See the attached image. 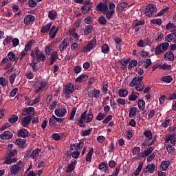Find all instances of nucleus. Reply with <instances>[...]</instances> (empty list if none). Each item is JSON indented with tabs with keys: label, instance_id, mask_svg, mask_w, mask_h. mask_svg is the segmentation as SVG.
Here are the masks:
<instances>
[{
	"label": "nucleus",
	"instance_id": "f257e3e1",
	"mask_svg": "<svg viewBox=\"0 0 176 176\" xmlns=\"http://www.w3.org/2000/svg\"><path fill=\"white\" fill-rule=\"evenodd\" d=\"M87 110H85L80 116V118L78 120V126L80 127H85V123H91L93 121V112L91 111H89L87 113Z\"/></svg>",
	"mask_w": 176,
	"mask_h": 176
},
{
	"label": "nucleus",
	"instance_id": "f03ea898",
	"mask_svg": "<svg viewBox=\"0 0 176 176\" xmlns=\"http://www.w3.org/2000/svg\"><path fill=\"white\" fill-rule=\"evenodd\" d=\"M16 155H17L16 149L10 150L8 153H7L4 163H6V164H12V163H16V162H17V158H12L14 157Z\"/></svg>",
	"mask_w": 176,
	"mask_h": 176
},
{
	"label": "nucleus",
	"instance_id": "7ed1b4c3",
	"mask_svg": "<svg viewBox=\"0 0 176 176\" xmlns=\"http://www.w3.org/2000/svg\"><path fill=\"white\" fill-rule=\"evenodd\" d=\"M156 12H157V8L153 4H148L144 10L146 16H148V17L152 16V14L156 13Z\"/></svg>",
	"mask_w": 176,
	"mask_h": 176
},
{
	"label": "nucleus",
	"instance_id": "20e7f679",
	"mask_svg": "<svg viewBox=\"0 0 176 176\" xmlns=\"http://www.w3.org/2000/svg\"><path fill=\"white\" fill-rule=\"evenodd\" d=\"M54 113L58 118H64L67 115V109L63 107H59L55 109Z\"/></svg>",
	"mask_w": 176,
	"mask_h": 176
},
{
	"label": "nucleus",
	"instance_id": "39448f33",
	"mask_svg": "<svg viewBox=\"0 0 176 176\" xmlns=\"http://www.w3.org/2000/svg\"><path fill=\"white\" fill-rule=\"evenodd\" d=\"M142 76L135 77L132 79L131 82L129 83L130 87H134V86H138L141 85L142 82Z\"/></svg>",
	"mask_w": 176,
	"mask_h": 176
},
{
	"label": "nucleus",
	"instance_id": "423d86ee",
	"mask_svg": "<svg viewBox=\"0 0 176 176\" xmlns=\"http://www.w3.org/2000/svg\"><path fill=\"white\" fill-rule=\"evenodd\" d=\"M31 120H32V116L28 115L22 118L21 124L23 127H28V124L31 123Z\"/></svg>",
	"mask_w": 176,
	"mask_h": 176
},
{
	"label": "nucleus",
	"instance_id": "0eeeda50",
	"mask_svg": "<svg viewBox=\"0 0 176 176\" xmlns=\"http://www.w3.org/2000/svg\"><path fill=\"white\" fill-rule=\"evenodd\" d=\"M34 42V40H30V41H28L27 43V44L25 46L24 50L21 52V56H22V57H24V56H25V54H27V52H30V50H31V47H32V45H33Z\"/></svg>",
	"mask_w": 176,
	"mask_h": 176
},
{
	"label": "nucleus",
	"instance_id": "6e6552de",
	"mask_svg": "<svg viewBox=\"0 0 176 176\" xmlns=\"http://www.w3.org/2000/svg\"><path fill=\"white\" fill-rule=\"evenodd\" d=\"M75 89V87L74 86V84L72 83H69V84H66L65 87V94H66V96H69V94H72V93H74V90Z\"/></svg>",
	"mask_w": 176,
	"mask_h": 176
},
{
	"label": "nucleus",
	"instance_id": "1a4fd4ad",
	"mask_svg": "<svg viewBox=\"0 0 176 176\" xmlns=\"http://www.w3.org/2000/svg\"><path fill=\"white\" fill-rule=\"evenodd\" d=\"M101 93V91L100 89H94L92 91H89L87 92V96L89 98H98L100 96V94Z\"/></svg>",
	"mask_w": 176,
	"mask_h": 176
},
{
	"label": "nucleus",
	"instance_id": "9d476101",
	"mask_svg": "<svg viewBox=\"0 0 176 176\" xmlns=\"http://www.w3.org/2000/svg\"><path fill=\"white\" fill-rule=\"evenodd\" d=\"M156 168V165L155 164H148L146 168L143 169V173L146 174V173H150V174H153Z\"/></svg>",
	"mask_w": 176,
	"mask_h": 176
},
{
	"label": "nucleus",
	"instance_id": "9b49d317",
	"mask_svg": "<svg viewBox=\"0 0 176 176\" xmlns=\"http://www.w3.org/2000/svg\"><path fill=\"white\" fill-rule=\"evenodd\" d=\"M17 137L27 138V137H30V132H28V130L25 129H21L18 131Z\"/></svg>",
	"mask_w": 176,
	"mask_h": 176
},
{
	"label": "nucleus",
	"instance_id": "f8f14e48",
	"mask_svg": "<svg viewBox=\"0 0 176 176\" xmlns=\"http://www.w3.org/2000/svg\"><path fill=\"white\" fill-rule=\"evenodd\" d=\"M21 173V167L18 166L17 165H12L10 168V174L12 175H17Z\"/></svg>",
	"mask_w": 176,
	"mask_h": 176
},
{
	"label": "nucleus",
	"instance_id": "ddd939ff",
	"mask_svg": "<svg viewBox=\"0 0 176 176\" xmlns=\"http://www.w3.org/2000/svg\"><path fill=\"white\" fill-rule=\"evenodd\" d=\"M58 31V28H56V25L52 26L50 29L49 36L50 39H54L56 38V35L57 34Z\"/></svg>",
	"mask_w": 176,
	"mask_h": 176
},
{
	"label": "nucleus",
	"instance_id": "4468645a",
	"mask_svg": "<svg viewBox=\"0 0 176 176\" xmlns=\"http://www.w3.org/2000/svg\"><path fill=\"white\" fill-rule=\"evenodd\" d=\"M13 138V133L9 131H6L0 135L1 140H10Z\"/></svg>",
	"mask_w": 176,
	"mask_h": 176
},
{
	"label": "nucleus",
	"instance_id": "2eb2a0df",
	"mask_svg": "<svg viewBox=\"0 0 176 176\" xmlns=\"http://www.w3.org/2000/svg\"><path fill=\"white\" fill-rule=\"evenodd\" d=\"M96 10H98V12H107V10H108V4L100 3L96 6Z\"/></svg>",
	"mask_w": 176,
	"mask_h": 176
},
{
	"label": "nucleus",
	"instance_id": "dca6fc26",
	"mask_svg": "<svg viewBox=\"0 0 176 176\" xmlns=\"http://www.w3.org/2000/svg\"><path fill=\"white\" fill-rule=\"evenodd\" d=\"M98 168H99V170H101L102 171H104V173L108 171V170H109V167L108 166V162L104 161L103 162H101L98 165Z\"/></svg>",
	"mask_w": 176,
	"mask_h": 176
},
{
	"label": "nucleus",
	"instance_id": "f3484780",
	"mask_svg": "<svg viewBox=\"0 0 176 176\" xmlns=\"http://www.w3.org/2000/svg\"><path fill=\"white\" fill-rule=\"evenodd\" d=\"M68 38H65L63 41L60 43L59 45V50L60 53H63L64 50H66L67 46H68Z\"/></svg>",
	"mask_w": 176,
	"mask_h": 176
},
{
	"label": "nucleus",
	"instance_id": "a211bd4d",
	"mask_svg": "<svg viewBox=\"0 0 176 176\" xmlns=\"http://www.w3.org/2000/svg\"><path fill=\"white\" fill-rule=\"evenodd\" d=\"M77 163H78V162L76 160L71 161V163L67 166L66 173H72V171H74V170H75V167H76Z\"/></svg>",
	"mask_w": 176,
	"mask_h": 176
},
{
	"label": "nucleus",
	"instance_id": "6ab92c4d",
	"mask_svg": "<svg viewBox=\"0 0 176 176\" xmlns=\"http://www.w3.org/2000/svg\"><path fill=\"white\" fill-rule=\"evenodd\" d=\"M97 45V38L96 37H94L92 40L88 42L87 47H88L89 50H93L94 47H96Z\"/></svg>",
	"mask_w": 176,
	"mask_h": 176
},
{
	"label": "nucleus",
	"instance_id": "aec40b11",
	"mask_svg": "<svg viewBox=\"0 0 176 176\" xmlns=\"http://www.w3.org/2000/svg\"><path fill=\"white\" fill-rule=\"evenodd\" d=\"M35 21V16L34 15L28 14L24 17V24H30V23H33Z\"/></svg>",
	"mask_w": 176,
	"mask_h": 176
},
{
	"label": "nucleus",
	"instance_id": "412c9836",
	"mask_svg": "<svg viewBox=\"0 0 176 176\" xmlns=\"http://www.w3.org/2000/svg\"><path fill=\"white\" fill-rule=\"evenodd\" d=\"M57 60H58V54H57V52H53L51 54V60L48 65H53L54 61H57Z\"/></svg>",
	"mask_w": 176,
	"mask_h": 176
},
{
	"label": "nucleus",
	"instance_id": "4be33fe9",
	"mask_svg": "<svg viewBox=\"0 0 176 176\" xmlns=\"http://www.w3.org/2000/svg\"><path fill=\"white\" fill-rule=\"evenodd\" d=\"M88 78H89V76L86 74H81L80 76H79L76 78L75 82L76 83H82V82H86Z\"/></svg>",
	"mask_w": 176,
	"mask_h": 176
},
{
	"label": "nucleus",
	"instance_id": "5701e85b",
	"mask_svg": "<svg viewBox=\"0 0 176 176\" xmlns=\"http://www.w3.org/2000/svg\"><path fill=\"white\" fill-rule=\"evenodd\" d=\"M170 166V161H163L160 166V170H162V171H167V168Z\"/></svg>",
	"mask_w": 176,
	"mask_h": 176
},
{
	"label": "nucleus",
	"instance_id": "b1692460",
	"mask_svg": "<svg viewBox=\"0 0 176 176\" xmlns=\"http://www.w3.org/2000/svg\"><path fill=\"white\" fill-rule=\"evenodd\" d=\"M26 142H27V140L24 139H16L15 141V144L18 145L19 148H23L25 147Z\"/></svg>",
	"mask_w": 176,
	"mask_h": 176
},
{
	"label": "nucleus",
	"instance_id": "393cba45",
	"mask_svg": "<svg viewBox=\"0 0 176 176\" xmlns=\"http://www.w3.org/2000/svg\"><path fill=\"white\" fill-rule=\"evenodd\" d=\"M165 142H170L172 145H175V142H176L175 134L169 135L165 140Z\"/></svg>",
	"mask_w": 176,
	"mask_h": 176
},
{
	"label": "nucleus",
	"instance_id": "a878e982",
	"mask_svg": "<svg viewBox=\"0 0 176 176\" xmlns=\"http://www.w3.org/2000/svg\"><path fill=\"white\" fill-rule=\"evenodd\" d=\"M103 14L106 16L107 20H111L112 17H113V14H115V10H107Z\"/></svg>",
	"mask_w": 176,
	"mask_h": 176
},
{
	"label": "nucleus",
	"instance_id": "bb28decb",
	"mask_svg": "<svg viewBox=\"0 0 176 176\" xmlns=\"http://www.w3.org/2000/svg\"><path fill=\"white\" fill-rule=\"evenodd\" d=\"M164 58L168 59V61H174L175 56H174V54H173V52L170 51L164 54Z\"/></svg>",
	"mask_w": 176,
	"mask_h": 176
},
{
	"label": "nucleus",
	"instance_id": "cd10ccee",
	"mask_svg": "<svg viewBox=\"0 0 176 176\" xmlns=\"http://www.w3.org/2000/svg\"><path fill=\"white\" fill-rule=\"evenodd\" d=\"M175 38H176V32L172 31V33L168 34L165 37V41L166 42H171V41H173V39H175Z\"/></svg>",
	"mask_w": 176,
	"mask_h": 176
},
{
	"label": "nucleus",
	"instance_id": "c85d7f7f",
	"mask_svg": "<svg viewBox=\"0 0 176 176\" xmlns=\"http://www.w3.org/2000/svg\"><path fill=\"white\" fill-rule=\"evenodd\" d=\"M35 111V108L34 107H26L22 111V116H26V115H30L31 112H34Z\"/></svg>",
	"mask_w": 176,
	"mask_h": 176
},
{
	"label": "nucleus",
	"instance_id": "c756f323",
	"mask_svg": "<svg viewBox=\"0 0 176 176\" xmlns=\"http://www.w3.org/2000/svg\"><path fill=\"white\" fill-rule=\"evenodd\" d=\"M114 42L116 43V47L117 50H122V38L116 37L114 39Z\"/></svg>",
	"mask_w": 176,
	"mask_h": 176
},
{
	"label": "nucleus",
	"instance_id": "7c9ffc66",
	"mask_svg": "<svg viewBox=\"0 0 176 176\" xmlns=\"http://www.w3.org/2000/svg\"><path fill=\"white\" fill-rule=\"evenodd\" d=\"M142 167H144V164L141 162L137 169L132 173V176H139L140 173L142 170Z\"/></svg>",
	"mask_w": 176,
	"mask_h": 176
},
{
	"label": "nucleus",
	"instance_id": "2f4dec72",
	"mask_svg": "<svg viewBox=\"0 0 176 176\" xmlns=\"http://www.w3.org/2000/svg\"><path fill=\"white\" fill-rule=\"evenodd\" d=\"M145 22L144 21H138L133 25V28L135 30V32H140V25H144Z\"/></svg>",
	"mask_w": 176,
	"mask_h": 176
},
{
	"label": "nucleus",
	"instance_id": "473e14b6",
	"mask_svg": "<svg viewBox=\"0 0 176 176\" xmlns=\"http://www.w3.org/2000/svg\"><path fill=\"white\" fill-rule=\"evenodd\" d=\"M94 152V148H93V147H91L85 158L86 162H87L88 163L91 162V157L93 156Z\"/></svg>",
	"mask_w": 176,
	"mask_h": 176
},
{
	"label": "nucleus",
	"instance_id": "72a5a7b5",
	"mask_svg": "<svg viewBox=\"0 0 176 176\" xmlns=\"http://www.w3.org/2000/svg\"><path fill=\"white\" fill-rule=\"evenodd\" d=\"M51 27H52V23H47V25L41 28V32H42L43 34H46V32H49Z\"/></svg>",
	"mask_w": 176,
	"mask_h": 176
},
{
	"label": "nucleus",
	"instance_id": "f704fd0d",
	"mask_svg": "<svg viewBox=\"0 0 176 176\" xmlns=\"http://www.w3.org/2000/svg\"><path fill=\"white\" fill-rule=\"evenodd\" d=\"M8 58L10 60V61H17L19 60V58L16 56V54H14V53L12 52H10L8 54Z\"/></svg>",
	"mask_w": 176,
	"mask_h": 176
},
{
	"label": "nucleus",
	"instance_id": "c9c22d12",
	"mask_svg": "<svg viewBox=\"0 0 176 176\" xmlns=\"http://www.w3.org/2000/svg\"><path fill=\"white\" fill-rule=\"evenodd\" d=\"M138 64V62L135 59L131 60V61L129 60V64L128 65L129 71H131V69H133V67H137Z\"/></svg>",
	"mask_w": 176,
	"mask_h": 176
},
{
	"label": "nucleus",
	"instance_id": "e433bc0d",
	"mask_svg": "<svg viewBox=\"0 0 176 176\" xmlns=\"http://www.w3.org/2000/svg\"><path fill=\"white\" fill-rule=\"evenodd\" d=\"M17 120H19V116L14 114L12 115L8 119V122L11 123V124H14V123H16Z\"/></svg>",
	"mask_w": 176,
	"mask_h": 176
},
{
	"label": "nucleus",
	"instance_id": "4c0bfd02",
	"mask_svg": "<svg viewBox=\"0 0 176 176\" xmlns=\"http://www.w3.org/2000/svg\"><path fill=\"white\" fill-rule=\"evenodd\" d=\"M144 135L146 138V141H151L152 140L153 136H152V131L151 130H146L144 132Z\"/></svg>",
	"mask_w": 176,
	"mask_h": 176
},
{
	"label": "nucleus",
	"instance_id": "58836bf2",
	"mask_svg": "<svg viewBox=\"0 0 176 176\" xmlns=\"http://www.w3.org/2000/svg\"><path fill=\"white\" fill-rule=\"evenodd\" d=\"M45 60H46V56H45V54H43V53L41 52L40 54L36 56L37 63H41V61L44 63V61Z\"/></svg>",
	"mask_w": 176,
	"mask_h": 176
},
{
	"label": "nucleus",
	"instance_id": "ea45409f",
	"mask_svg": "<svg viewBox=\"0 0 176 176\" xmlns=\"http://www.w3.org/2000/svg\"><path fill=\"white\" fill-rule=\"evenodd\" d=\"M48 17L50 20H56L57 19V12L54 10H51L48 13Z\"/></svg>",
	"mask_w": 176,
	"mask_h": 176
},
{
	"label": "nucleus",
	"instance_id": "a19ab883",
	"mask_svg": "<svg viewBox=\"0 0 176 176\" xmlns=\"http://www.w3.org/2000/svg\"><path fill=\"white\" fill-rule=\"evenodd\" d=\"M98 23H99V24H100V25H106L107 23H108V21H107V19L105 18V16H100L98 19Z\"/></svg>",
	"mask_w": 176,
	"mask_h": 176
},
{
	"label": "nucleus",
	"instance_id": "79ce46f5",
	"mask_svg": "<svg viewBox=\"0 0 176 176\" xmlns=\"http://www.w3.org/2000/svg\"><path fill=\"white\" fill-rule=\"evenodd\" d=\"M118 95L120 97H127V96L129 95V91L127 89H120L118 91Z\"/></svg>",
	"mask_w": 176,
	"mask_h": 176
},
{
	"label": "nucleus",
	"instance_id": "37998d69",
	"mask_svg": "<svg viewBox=\"0 0 176 176\" xmlns=\"http://www.w3.org/2000/svg\"><path fill=\"white\" fill-rule=\"evenodd\" d=\"M161 80L164 83H171L173 82V77L171 76H166L162 77Z\"/></svg>",
	"mask_w": 176,
	"mask_h": 176
},
{
	"label": "nucleus",
	"instance_id": "c03bdc74",
	"mask_svg": "<svg viewBox=\"0 0 176 176\" xmlns=\"http://www.w3.org/2000/svg\"><path fill=\"white\" fill-rule=\"evenodd\" d=\"M138 105L140 111H144V109H145V101H144V100L140 99Z\"/></svg>",
	"mask_w": 176,
	"mask_h": 176
},
{
	"label": "nucleus",
	"instance_id": "a18cd8bd",
	"mask_svg": "<svg viewBox=\"0 0 176 176\" xmlns=\"http://www.w3.org/2000/svg\"><path fill=\"white\" fill-rule=\"evenodd\" d=\"M151 152L146 148L143 152L139 153L138 157H148L149 155H151Z\"/></svg>",
	"mask_w": 176,
	"mask_h": 176
},
{
	"label": "nucleus",
	"instance_id": "49530a36",
	"mask_svg": "<svg viewBox=\"0 0 176 176\" xmlns=\"http://www.w3.org/2000/svg\"><path fill=\"white\" fill-rule=\"evenodd\" d=\"M138 96H140V94L132 91L131 96H129V101H135L138 98Z\"/></svg>",
	"mask_w": 176,
	"mask_h": 176
},
{
	"label": "nucleus",
	"instance_id": "de8ad7c7",
	"mask_svg": "<svg viewBox=\"0 0 176 176\" xmlns=\"http://www.w3.org/2000/svg\"><path fill=\"white\" fill-rule=\"evenodd\" d=\"M92 32H93V26L87 25L84 30V34L86 35V36H87V35H89V34H91Z\"/></svg>",
	"mask_w": 176,
	"mask_h": 176
},
{
	"label": "nucleus",
	"instance_id": "09e8293b",
	"mask_svg": "<svg viewBox=\"0 0 176 176\" xmlns=\"http://www.w3.org/2000/svg\"><path fill=\"white\" fill-rule=\"evenodd\" d=\"M41 51L39 50L38 47H35L34 50L32 51L30 56L32 58H35L36 57L40 54Z\"/></svg>",
	"mask_w": 176,
	"mask_h": 176
},
{
	"label": "nucleus",
	"instance_id": "8fccbe9b",
	"mask_svg": "<svg viewBox=\"0 0 176 176\" xmlns=\"http://www.w3.org/2000/svg\"><path fill=\"white\" fill-rule=\"evenodd\" d=\"M101 50H102V53H104V54H108L110 50L109 46H108L107 44H103L102 45Z\"/></svg>",
	"mask_w": 176,
	"mask_h": 176
},
{
	"label": "nucleus",
	"instance_id": "3c124183",
	"mask_svg": "<svg viewBox=\"0 0 176 176\" xmlns=\"http://www.w3.org/2000/svg\"><path fill=\"white\" fill-rule=\"evenodd\" d=\"M155 53L156 56H159V54L164 53L160 44L156 46Z\"/></svg>",
	"mask_w": 176,
	"mask_h": 176
},
{
	"label": "nucleus",
	"instance_id": "603ef678",
	"mask_svg": "<svg viewBox=\"0 0 176 176\" xmlns=\"http://www.w3.org/2000/svg\"><path fill=\"white\" fill-rule=\"evenodd\" d=\"M56 116L52 115V116L50 118L49 124L50 127H54L56 126Z\"/></svg>",
	"mask_w": 176,
	"mask_h": 176
},
{
	"label": "nucleus",
	"instance_id": "864d4df0",
	"mask_svg": "<svg viewBox=\"0 0 176 176\" xmlns=\"http://www.w3.org/2000/svg\"><path fill=\"white\" fill-rule=\"evenodd\" d=\"M74 145H75V147H74L75 151H80V149L83 148L85 143H83V142H80L78 143H75Z\"/></svg>",
	"mask_w": 176,
	"mask_h": 176
},
{
	"label": "nucleus",
	"instance_id": "5fc2aeb1",
	"mask_svg": "<svg viewBox=\"0 0 176 176\" xmlns=\"http://www.w3.org/2000/svg\"><path fill=\"white\" fill-rule=\"evenodd\" d=\"M107 116L106 113H98L97 117H96V120H98V122H101V120L105 119V117Z\"/></svg>",
	"mask_w": 176,
	"mask_h": 176
},
{
	"label": "nucleus",
	"instance_id": "6e6d98bb",
	"mask_svg": "<svg viewBox=\"0 0 176 176\" xmlns=\"http://www.w3.org/2000/svg\"><path fill=\"white\" fill-rule=\"evenodd\" d=\"M76 113V107H73L72 109L70 116L69 117V120H74V118H75Z\"/></svg>",
	"mask_w": 176,
	"mask_h": 176
},
{
	"label": "nucleus",
	"instance_id": "4d7b16f0",
	"mask_svg": "<svg viewBox=\"0 0 176 176\" xmlns=\"http://www.w3.org/2000/svg\"><path fill=\"white\" fill-rule=\"evenodd\" d=\"M38 62L32 61L31 63L29 64L30 67H32L33 72H36L38 71V66H36Z\"/></svg>",
	"mask_w": 176,
	"mask_h": 176
},
{
	"label": "nucleus",
	"instance_id": "13d9d810",
	"mask_svg": "<svg viewBox=\"0 0 176 176\" xmlns=\"http://www.w3.org/2000/svg\"><path fill=\"white\" fill-rule=\"evenodd\" d=\"M127 3H121L120 6H117V9H118L120 12H123V10L127 8Z\"/></svg>",
	"mask_w": 176,
	"mask_h": 176
},
{
	"label": "nucleus",
	"instance_id": "bf43d9fd",
	"mask_svg": "<svg viewBox=\"0 0 176 176\" xmlns=\"http://www.w3.org/2000/svg\"><path fill=\"white\" fill-rule=\"evenodd\" d=\"M140 152H141V148H140L139 146H135L133 147L132 153L134 156L135 155H140Z\"/></svg>",
	"mask_w": 176,
	"mask_h": 176
},
{
	"label": "nucleus",
	"instance_id": "052dcab7",
	"mask_svg": "<svg viewBox=\"0 0 176 176\" xmlns=\"http://www.w3.org/2000/svg\"><path fill=\"white\" fill-rule=\"evenodd\" d=\"M166 151L168 153L171 154L175 151V147L173 145L168 144L166 146Z\"/></svg>",
	"mask_w": 176,
	"mask_h": 176
},
{
	"label": "nucleus",
	"instance_id": "680f3d73",
	"mask_svg": "<svg viewBox=\"0 0 176 176\" xmlns=\"http://www.w3.org/2000/svg\"><path fill=\"white\" fill-rule=\"evenodd\" d=\"M91 10V7L87 6H83L81 7V12L82 13H89Z\"/></svg>",
	"mask_w": 176,
	"mask_h": 176
},
{
	"label": "nucleus",
	"instance_id": "e2e57ef3",
	"mask_svg": "<svg viewBox=\"0 0 176 176\" xmlns=\"http://www.w3.org/2000/svg\"><path fill=\"white\" fill-rule=\"evenodd\" d=\"M136 113H137V108L132 107L131 109L129 110V118H133V116H135Z\"/></svg>",
	"mask_w": 176,
	"mask_h": 176
},
{
	"label": "nucleus",
	"instance_id": "0e129e2a",
	"mask_svg": "<svg viewBox=\"0 0 176 176\" xmlns=\"http://www.w3.org/2000/svg\"><path fill=\"white\" fill-rule=\"evenodd\" d=\"M161 45V48L162 49V51L167 52V49H168V47L170 46V44L168 43H162V44H160Z\"/></svg>",
	"mask_w": 176,
	"mask_h": 176
},
{
	"label": "nucleus",
	"instance_id": "69168bd1",
	"mask_svg": "<svg viewBox=\"0 0 176 176\" xmlns=\"http://www.w3.org/2000/svg\"><path fill=\"white\" fill-rule=\"evenodd\" d=\"M38 5V2L34 0H29L28 1V6L29 8H35Z\"/></svg>",
	"mask_w": 176,
	"mask_h": 176
},
{
	"label": "nucleus",
	"instance_id": "338daca9",
	"mask_svg": "<svg viewBox=\"0 0 176 176\" xmlns=\"http://www.w3.org/2000/svg\"><path fill=\"white\" fill-rule=\"evenodd\" d=\"M120 172V165H118L114 169L111 175L118 176L119 175V173Z\"/></svg>",
	"mask_w": 176,
	"mask_h": 176
},
{
	"label": "nucleus",
	"instance_id": "774afa93",
	"mask_svg": "<svg viewBox=\"0 0 176 176\" xmlns=\"http://www.w3.org/2000/svg\"><path fill=\"white\" fill-rule=\"evenodd\" d=\"M0 85L5 87V86H8V80L4 77H0Z\"/></svg>",
	"mask_w": 176,
	"mask_h": 176
}]
</instances>
